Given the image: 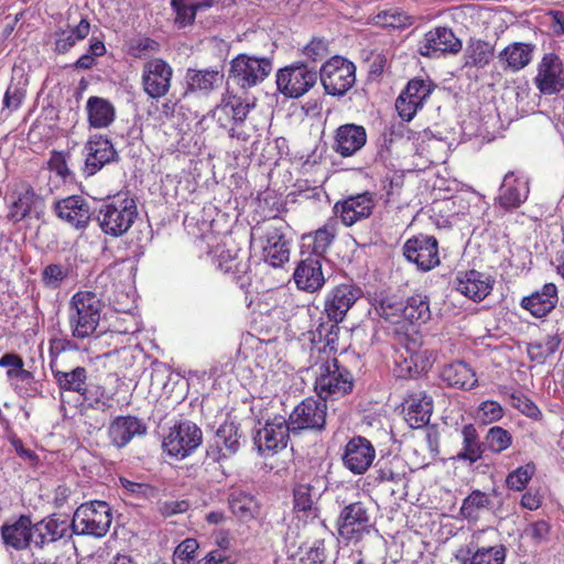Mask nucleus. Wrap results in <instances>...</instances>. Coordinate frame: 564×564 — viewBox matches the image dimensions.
I'll use <instances>...</instances> for the list:
<instances>
[{
	"label": "nucleus",
	"mask_w": 564,
	"mask_h": 564,
	"mask_svg": "<svg viewBox=\"0 0 564 564\" xmlns=\"http://www.w3.org/2000/svg\"><path fill=\"white\" fill-rule=\"evenodd\" d=\"M102 311L100 297L91 291H78L69 300L67 322L72 337L85 340L95 336Z\"/></svg>",
	"instance_id": "1"
},
{
	"label": "nucleus",
	"mask_w": 564,
	"mask_h": 564,
	"mask_svg": "<svg viewBox=\"0 0 564 564\" xmlns=\"http://www.w3.org/2000/svg\"><path fill=\"white\" fill-rule=\"evenodd\" d=\"M137 217L138 207L134 198L119 193L99 205L96 219L104 234L117 238L132 227Z\"/></svg>",
	"instance_id": "2"
},
{
	"label": "nucleus",
	"mask_w": 564,
	"mask_h": 564,
	"mask_svg": "<svg viewBox=\"0 0 564 564\" xmlns=\"http://www.w3.org/2000/svg\"><path fill=\"white\" fill-rule=\"evenodd\" d=\"M112 522V512L106 501L93 500L82 503L72 520V530L77 535L102 538Z\"/></svg>",
	"instance_id": "3"
},
{
	"label": "nucleus",
	"mask_w": 564,
	"mask_h": 564,
	"mask_svg": "<svg viewBox=\"0 0 564 564\" xmlns=\"http://www.w3.org/2000/svg\"><path fill=\"white\" fill-rule=\"evenodd\" d=\"M336 528L344 540L359 542L373 529L371 505L361 500L344 505L337 517Z\"/></svg>",
	"instance_id": "4"
},
{
	"label": "nucleus",
	"mask_w": 564,
	"mask_h": 564,
	"mask_svg": "<svg viewBox=\"0 0 564 564\" xmlns=\"http://www.w3.org/2000/svg\"><path fill=\"white\" fill-rule=\"evenodd\" d=\"M354 378L348 369L340 366L337 359H332L319 366L315 390L325 402L351 392Z\"/></svg>",
	"instance_id": "5"
},
{
	"label": "nucleus",
	"mask_w": 564,
	"mask_h": 564,
	"mask_svg": "<svg viewBox=\"0 0 564 564\" xmlns=\"http://www.w3.org/2000/svg\"><path fill=\"white\" fill-rule=\"evenodd\" d=\"M319 79L325 93L335 97H343L356 82V66L341 56H333L323 64Z\"/></svg>",
	"instance_id": "6"
},
{
	"label": "nucleus",
	"mask_w": 564,
	"mask_h": 564,
	"mask_svg": "<svg viewBox=\"0 0 564 564\" xmlns=\"http://www.w3.org/2000/svg\"><path fill=\"white\" fill-rule=\"evenodd\" d=\"M317 82L315 67H310L304 62H295L276 73L278 90L288 98L304 96Z\"/></svg>",
	"instance_id": "7"
},
{
	"label": "nucleus",
	"mask_w": 564,
	"mask_h": 564,
	"mask_svg": "<svg viewBox=\"0 0 564 564\" xmlns=\"http://www.w3.org/2000/svg\"><path fill=\"white\" fill-rule=\"evenodd\" d=\"M272 70V62L268 57L239 54L230 62L228 78L242 89L262 83Z\"/></svg>",
	"instance_id": "8"
},
{
	"label": "nucleus",
	"mask_w": 564,
	"mask_h": 564,
	"mask_svg": "<svg viewBox=\"0 0 564 564\" xmlns=\"http://www.w3.org/2000/svg\"><path fill=\"white\" fill-rule=\"evenodd\" d=\"M243 444L245 436L240 424L235 421H225L207 443L206 458L213 463H221L237 455Z\"/></svg>",
	"instance_id": "9"
},
{
	"label": "nucleus",
	"mask_w": 564,
	"mask_h": 564,
	"mask_svg": "<svg viewBox=\"0 0 564 564\" xmlns=\"http://www.w3.org/2000/svg\"><path fill=\"white\" fill-rule=\"evenodd\" d=\"M253 107V102H250L227 89L223 95L220 102L213 110V118L220 128L228 131L231 138L239 139L240 133L236 132V127L245 122L248 113Z\"/></svg>",
	"instance_id": "10"
},
{
	"label": "nucleus",
	"mask_w": 564,
	"mask_h": 564,
	"mask_svg": "<svg viewBox=\"0 0 564 564\" xmlns=\"http://www.w3.org/2000/svg\"><path fill=\"white\" fill-rule=\"evenodd\" d=\"M327 404L321 399L306 398L300 402L290 413L286 422L292 434L301 431H322L326 424Z\"/></svg>",
	"instance_id": "11"
},
{
	"label": "nucleus",
	"mask_w": 564,
	"mask_h": 564,
	"mask_svg": "<svg viewBox=\"0 0 564 564\" xmlns=\"http://www.w3.org/2000/svg\"><path fill=\"white\" fill-rule=\"evenodd\" d=\"M202 440L200 429L195 423L185 421L170 430L162 446L170 456L183 459L202 444Z\"/></svg>",
	"instance_id": "12"
},
{
	"label": "nucleus",
	"mask_w": 564,
	"mask_h": 564,
	"mask_svg": "<svg viewBox=\"0 0 564 564\" xmlns=\"http://www.w3.org/2000/svg\"><path fill=\"white\" fill-rule=\"evenodd\" d=\"M463 47L462 41L452 29L437 26L426 32L417 44L422 56L437 58L445 54H457Z\"/></svg>",
	"instance_id": "13"
},
{
	"label": "nucleus",
	"mask_w": 564,
	"mask_h": 564,
	"mask_svg": "<svg viewBox=\"0 0 564 564\" xmlns=\"http://www.w3.org/2000/svg\"><path fill=\"white\" fill-rule=\"evenodd\" d=\"M173 77L172 66L163 58H152L143 65L142 87L144 93L153 99L164 97L170 88Z\"/></svg>",
	"instance_id": "14"
},
{
	"label": "nucleus",
	"mask_w": 564,
	"mask_h": 564,
	"mask_svg": "<svg viewBox=\"0 0 564 564\" xmlns=\"http://www.w3.org/2000/svg\"><path fill=\"white\" fill-rule=\"evenodd\" d=\"M292 433L286 419L274 416L272 420L257 430L253 436V443L258 452L262 455L275 453L288 445L289 436Z\"/></svg>",
	"instance_id": "15"
},
{
	"label": "nucleus",
	"mask_w": 564,
	"mask_h": 564,
	"mask_svg": "<svg viewBox=\"0 0 564 564\" xmlns=\"http://www.w3.org/2000/svg\"><path fill=\"white\" fill-rule=\"evenodd\" d=\"M376 458L372 443L360 435L351 437L341 454L343 466L354 475H364Z\"/></svg>",
	"instance_id": "16"
},
{
	"label": "nucleus",
	"mask_w": 564,
	"mask_h": 564,
	"mask_svg": "<svg viewBox=\"0 0 564 564\" xmlns=\"http://www.w3.org/2000/svg\"><path fill=\"white\" fill-rule=\"evenodd\" d=\"M285 230L283 225L269 224L261 237L263 260L273 268L282 267L290 259V241Z\"/></svg>",
	"instance_id": "17"
},
{
	"label": "nucleus",
	"mask_w": 564,
	"mask_h": 564,
	"mask_svg": "<svg viewBox=\"0 0 564 564\" xmlns=\"http://www.w3.org/2000/svg\"><path fill=\"white\" fill-rule=\"evenodd\" d=\"M375 208V195L370 192L351 195L335 203L334 215L346 227L370 217Z\"/></svg>",
	"instance_id": "18"
},
{
	"label": "nucleus",
	"mask_w": 564,
	"mask_h": 564,
	"mask_svg": "<svg viewBox=\"0 0 564 564\" xmlns=\"http://www.w3.org/2000/svg\"><path fill=\"white\" fill-rule=\"evenodd\" d=\"M403 254L422 271H429L440 263L438 243L435 237L420 235L403 246Z\"/></svg>",
	"instance_id": "19"
},
{
	"label": "nucleus",
	"mask_w": 564,
	"mask_h": 564,
	"mask_svg": "<svg viewBox=\"0 0 564 564\" xmlns=\"http://www.w3.org/2000/svg\"><path fill=\"white\" fill-rule=\"evenodd\" d=\"M84 150L86 152L84 173L87 176L95 175L106 164L118 160V153L113 144L101 134L91 135L86 142Z\"/></svg>",
	"instance_id": "20"
},
{
	"label": "nucleus",
	"mask_w": 564,
	"mask_h": 564,
	"mask_svg": "<svg viewBox=\"0 0 564 564\" xmlns=\"http://www.w3.org/2000/svg\"><path fill=\"white\" fill-rule=\"evenodd\" d=\"M455 290L474 302H481L492 291L495 279L477 270L459 271L456 274Z\"/></svg>",
	"instance_id": "21"
},
{
	"label": "nucleus",
	"mask_w": 564,
	"mask_h": 564,
	"mask_svg": "<svg viewBox=\"0 0 564 564\" xmlns=\"http://www.w3.org/2000/svg\"><path fill=\"white\" fill-rule=\"evenodd\" d=\"M361 296V290L354 284L343 283L326 295L324 311L329 322H341L350 307Z\"/></svg>",
	"instance_id": "22"
},
{
	"label": "nucleus",
	"mask_w": 564,
	"mask_h": 564,
	"mask_svg": "<svg viewBox=\"0 0 564 564\" xmlns=\"http://www.w3.org/2000/svg\"><path fill=\"white\" fill-rule=\"evenodd\" d=\"M480 534H474L468 545L457 550L456 560L460 564H505L506 549L502 545L479 547Z\"/></svg>",
	"instance_id": "23"
},
{
	"label": "nucleus",
	"mask_w": 564,
	"mask_h": 564,
	"mask_svg": "<svg viewBox=\"0 0 564 564\" xmlns=\"http://www.w3.org/2000/svg\"><path fill=\"white\" fill-rule=\"evenodd\" d=\"M367 142V131L364 126L345 123L334 133L332 149L341 158H350L359 152Z\"/></svg>",
	"instance_id": "24"
},
{
	"label": "nucleus",
	"mask_w": 564,
	"mask_h": 564,
	"mask_svg": "<svg viewBox=\"0 0 564 564\" xmlns=\"http://www.w3.org/2000/svg\"><path fill=\"white\" fill-rule=\"evenodd\" d=\"M74 532L72 523L58 518L48 517L33 524V546L43 549L44 546L64 539H72Z\"/></svg>",
	"instance_id": "25"
},
{
	"label": "nucleus",
	"mask_w": 564,
	"mask_h": 564,
	"mask_svg": "<svg viewBox=\"0 0 564 564\" xmlns=\"http://www.w3.org/2000/svg\"><path fill=\"white\" fill-rule=\"evenodd\" d=\"M558 303L557 286L552 283H544L540 289L533 291L528 296H523L520 306L528 311L532 316L542 318L547 316Z\"/></svg>",
	"instance_id": "26"
},
{
	"label": "nucleus",
	"mask_w": 564,
	"mask_h": 564,
	"mask_svg": "<svg viewBox=\"0 0 564 564\" xmlns=\"http://www.w3.org/2000/svg\"><path fill=\"white\" fill-rule=\"evenodd\" d=\"M145 422L133 415H119L115 417L108 429V436L112 445L118 448L127 446L134 437L147 434Z\"/></svg>",
	"instance_id": "27"
},
{
	"label": "nucleus",
	"mask_w": 564,
	"mask_h": 564,
	"mask_svg": "<svg viewBox=\"0 0 564 564\" xmlns=\"http://www.w3.org/2000/svg\"><path fill=\"white\" fill-rule=\"evenodd\" d=\"M528 195V180L511 171L505 175L496 200L500 207L510 210L520 207L527 200Z\"/></svg>",
	"instance_id": "28"
},
{
	"label": "nucleus",
	"mask_w": 564,
	"mask_h": 564,
	"mask_svg": "<svg viewBox=\"0 0 564 564\" xmlns=\"http://www.w3.org/2000/svg\"><path fill=\"white\" fill-rule=\"evenodd\" d=\"M535 83L545 95L555 94L564 87L563 64L558 56L549 54L542 58Z\"/></svg>",
	"instance_id": "29"
},
{
	"label": "nucleus",
	"mask_w": 564,
	"mask_h": 564,
	"mask_svg": "<svg viewBox=\"0 0 564 564\" xmlns=\"http://www.w3.org/2000/svg\"><path fill=\"white\" fill-rule=\"evenodd\" d=\"M404 419L409 426L419 429L430 422L433 412V399L424 391L410 394L404 403Z\"/></svg>",
	"instance_id": "30"
},
{
	"label": "nucleus",
	"mask_w": 564,
	"mask_h": 564,
	"mask_svg": "<svg viewBox=\"0 0 564 564\" xmlns=\"http://www.w3.org/2000/svg\"><path fill=\"white\" fill-rule=\"evenodd\" d=\"M297 288L306 292H315L322 289L325 278L322 271V259L307 257L296 267L293 274Z\"/></svg>",
	"instance_id": "31"
},
{
	"label": "nucleus",
	"mask_w": 564,
	"mask_h": 564,
	"mask_svg": "<svg viewBox=\"0 0 564 564\" xmlns=\"http://www.w3.org/2000/svg\"><path fill=\"white\" fill-rule=\"evenodd\" d=\"M56 215L76 228H84L90 219L87 202L82 196H68L55 204Z\"/></svg>",
	"instance_id": "32"
},
{
	"label": "nucleus",
	"mask_w": 564,
	"mask_h": 564,
	"mask_svg": "<svg viewBox=\"0 0 564 564\" xmlns=\"http://www.w3.org/2000/svg\"><path fill=\"white\" fill-rule=\"evenodd\" d=\"M441 379L451 388L471 390L477 383L475 370L463 360L445 365L441 371Z\"/></svg>",
	"instance_id": "33"
},
{
	"label": "nucleus",
	"mask_w": 564,
	"mask_h": 564,
	"mask_svg": "<svg viewBox=\"0 0 564 564\" xmlns=\"http://www.w3.org/2000/svg\"><path fill=\"white\" fill-rule=\"evenodd\" d=\"M33 524L29 516H20L12 524H4L1 530L3 543L14 550H24L33 544Z\"/></svg>",
	"instance_id": "34"
},
{
	"label": "nucleus",
	"mask_w": 564,
	"mask_h": 564,
	"mask_svg": "<svg viewBox=\"0 0 564 564\" xmlns=\"http://www.w3.org/2000/svg\"><path fill=\"white\" fill-rule=\"evenodd\" d=\"M337 235V223L329 219L323 227L314 232L306 234L302 237V247L310 252V257H318L319 259L326 253Z\"/></svg>",
	"instance_id": "35"
},
{
	"label": "nucleus",
	"mask_w": 564,
	"mask_h": 564,
	"mask_svg": "<svg viewBox=\"0 0 564 564\" xmlns=\"http://www.w3.org/2000/svg\"><path fill=\"white\" fill-rule=\"evenodd\" d=\"M223 77H224V75L217 69L188 68L186 70V75H185V80H186L185 94L193 93V94H200V95L206 96L220 85Z\"/></svg>",
	"instance_id": "36"
},
{
	"label": "nucleus",
	"mask_w": 564,
	"mask_h": 564,
	"mask_svg": "<svg viewBox=\"0 0 564 564\" xmlns=\"http://www.w3.org/2000/svg\"><path fill=\"white\" fill-rule=\"evenodd\" d=\"M88 123L95 129L108 128L116 119V108L106 98L91 96L86 102Z\"/></svg>",
	"instance_id": "37"
},
{
	"label": "nucleus",
	"mask_w": 564,
	"mask_h": 564,
	"mask_svg": "<svg viewBox=\"0 0 564 564\" xmlns=\"http://www.w3.org/2000/svg\"><path fill=\"white\" fill-rule=\"evenodd\" d=\"M90 32V22L87 18H82L79 23L73 28H58L54 32V52L66 54L77 42L83 41Z\"/></svg>",
	"instance_id": "38"
},
{
	"label": "nucleus",
	"mask_w": 564,
	"mask_h": 564,
	"mask_svg": "<svg viewBox=\"0 0 564 564\" xmlns=\"http://www.w3.org/2000/svg\"><path fill=\"white\" fill-rule=\"evenodd\" d=\"M231 512L241 521L256 519L260 513V503L257 498L242 489H234L228 498Z\"/></svg>",
	"instance_id": "39"
},
{
	"label": "nucleus",
	"mask_w": 564,
	"mask_h": 564,
	"mask_svg": "<svg viewBox=\"0 0 564 564\" xmlns=\"http://www.w3.org/2000/svg\"><path fill=\"white\" fill-rule=\"evenodd\" d=\"M462 448L455 456L456 460L474 464L478 462L485 452V443H481L474 424H466L462 431Z\"/></svg>",
	"instance_id": "40"
},
{
	"label": "nucleus",
	"mask_w": 564,
	"mask_h": 564,
	"mask_svg": "<svg viewBox=\"0 0 564 564\" xmlns=\"http://www.w3.org/2000/svg\"><path fill=\"white\" fill-rule=\"evenodd\" d=\"M53 378L61 390V392H76L83 390V387L87 382V369L82 366L68 370H62L58 367L51 369Z\"/></svg>",
	"instance_id": "41"
},
{
	"label": "nucleus",
	"mask_w": 564,
	"mask_h": 564,
	"mask_svg": "<svg viewBox=\"0 0 564 564\" xmlns=\"http://www.w3.org/2000/svg\"><path fill=\"white\" fill-rule=\"evenodd\" d=\"M78 394L82 397L80 405L83 408L107 412L113 406L112 395L108 394L100 384L86 382Z\"/></svg>",
	"instance_id": "42"
},
{
	"label": "nucleus",
	"mask_w": 564,
	"mask_h": 564,
	"mask_svg": "<svg viewBox=\"0 0 564 564\" xmlns=\"http://www.w3.org/2000/svg\"><path fill=\"white\" fill-rule=\"evenodd\" d=\"M402 317L411 324H425L431 319L430 300L427 295L415 293L409 296L403 305Z\"/></svg>",
	"instance_id": "43"
},
{
	"label": "nucleus",
	"mask_w": 564,
	"mask_h": 564,
	"mask_svg": "<svg viewBox=\"0 0 564 564\" xmlns=\"http://www.w3.org/2000/svg\"><path fill=\"white\" fill-rule=\"evenodd\" d=\"M494 57V47L490 43L482 40H470L465 50V66L479 67L487 66Z\"/></svg>",
	"instance_id": "44"
},
{
	"label": "nucleus",
	"mask_w": 564,
	"mask_h": 564,
	"mask_svg": "<svg viewBox=\"0 0 564 564\" xmlns=\"http://www.w3.org/2000/svg\"><path fill=\"white\" fill-rule=\"evenodd\" d=\"M212 262L219 271L226 274H234L237 276L239 273L245 272L246 264L238 261L237 251L229 250L225 246H217L210 251Z\"/></svg>",
	"instance_id": "45"
},
{
	"label": "nucleus",
	"mask_w": 564,
	"mask_h": 564,
	"mask_svg": "<svg viewBox=\"0 0 564 564\" xmlns=\"http://www.w3.org/2000/svg\"><path fill=\"white\" fill-rule=\"evenodd\" d=\"M311 490L312 488L308 485H297L293 490L294 511L299 518L302 517L306 520L318 518L319 509L312 498Z\"/></svg>",
	"instance_id": "46"
},
{
	"label": "nucleus",
	"mask_w": 564,
	"mask_h": 564,
	"mask_svg": "<svg viewBox=\"0 0 564 564\" xmlns=\"http://www.w3.org/2000/svg\"><path fill=\"white\" fill-rule=\"evenodd\" d=\"M532 58V48L525 43H513L507 46L499 54V59L506 62L512 70H520L525 67Z\"/></svg>",
	"instance_id": "47"
},
{
	"label": "nucleus",
	"mask_w": 564,
	"mask_h": 564,
	"mask_svg": "<svg viewBox=\"0 0 564 564\" xmlns=\"http://www.w3.org/2000/svg\"><path fill=\"white\" fill-rule=\"evenodd\" d=\"M404 478L403 460L399 457L391 459H380L375 470V480L377 482L399 484Z\"/></svg>",
	"instance_id": "48"
},
{
	"label": "nucleus",
	"mask_w": 564,
	"mask_h": 564,
	"mask_svg": "<svg viewBox=\"0 0 564 564\" xmlns=\"http://www.w3.org/2000/svg\"><path fill=\"white\" fill-rule=\"evenodd\" d=\"M562 343L558 334L547 335L541 341L530 343L528 345V355L531 360L543 364L549 357L554 355Z\"/></svg>",
	"instance_id": "49"
},
{
	"label": "nucleus",
	"mask_w": 564,
	"mask_h": 564,
	"mask_svg": "<svg viewBox=\"0 0 564 564\" xmlns=\"http://www.w3.org/2000/svg\"><path fill=\"white\" fill-rule=\"evenodd\" d=\"M489 496L480 490H473L464 500L460 513L466 519H477L481 511L490 507Z\"/></svg>",
	"instance_id": "50"
},
{
	"label": "nucleus",
	"mask_w": 564,
	"mask_h": 564,
	"mask_svg": "<svg viewBox=\"0 0 564 564\" xmlns=\"http://www.w3.org/2000/svg\"><path fill=\"white\" fill-rule=\"evenodd\" d=\"M39 198L32 188L19 193L18 198L12 203L10 209V219L20 221L29 216L32 208L36 205Z\"/></svg>",
	"instance_id": "51"
},
{
	"label": "nucleus",
	"mask_w": 564,
	"mask_h": 564,
	"mask_svg": "<svg viewBox=\"0 0 564 564\" xmlns=\"http://www.w3.org/2000/svg\"><path fill=\"white\" fill-rule=\"evenodd\" d=\"M70 271L69 265L66 264H47L41 273L42 283L47 289L56 290L68 279Z\"/></svg>",
	"instance_id": "52"
},
{
	"label": "nucleus",
	"mask_w": 564,
	"mask_h": 564,
	"mask_svg": "<svg viewBox=\"0 0 564 564\" xmlns=\"http://www.w3.org/2000/svg\"><path fill=\"white\" fill-rule=\"evenodd\" d=\"M485 449L499 454L512 444V435L501 426H492L485 436Z\"/></svg>",
	"instance_id": "53"
},
{
	"label": "nucleus",
	"mask_w": 564,
	"mask_h": 564,
	"mask_svg": "<svg viewBox=\"0 0 564 564\" xmlns=\"http://www.w3.org/2000/svg\"><path fill=\"white\" fill-rule=\"evenodd\" d=\"M78 339L67 336H54L48 340L50 369L58 367V357L65 351H76L79 349Z\"/></svg>",
	"instance_id": "54"
},
{
	"label": "nucleus",
	"mask_w": 564,
	"mask_h": 564,
	"mask_svg": "<svg viewBox=\"0 0 564 564\" xmlns=\"http://www.w3.org/2000/svg\"><path fill=\"white\" fill-rule=\"evenodd\" d=\"M171 8L175 12V24L185 28L195 22L202 4H188L187 0H171Z\"/></svg>",
	"instance_id": "55"
},
{
	"label": "nucleus",
	"mask_w": 564,
	"mask_h": 564,
	"mask_svg": "<svg viewBox=\"0 0 564 564\" xmlns=\"http://www.w3.org/2000/svg\"><path fill=\"white\" fill-rule=\"evenodd\" d=\"M433 91V86L431 82L424 80L421 78H413L411 79L406 87L401 91V95H403L408 99H413V101L423 107L426 99L430 97V95Z\"/></svg>",
	"instance_id": "56"
},
{
	"label": "nucleus",
	"mask_w": 564,
	"mask_h": 564,
	"mask_svg": "<svg viewBox=\"0 0 564 564\" xmlns=\"http://www.w3.org/2000/svg\"><path fill=\"white\" fill-rule=\"evenodd\" d=\"M9 380L21 397H34L37 392L33 373L24 368Z\"/></svg>",
	"instance_id": "57"
},
{
	"label": "nucleus",
	"mask_w": 564,
	"mask_h": 564,
	"mask_svg": "<svg viewBox=\"0 0 564 564\" xmlns=\"http://www.w3.org/2000/svg\"><path fill=\"white\" fill-rule=\"evenodd\" d=\"M534 473L535 465L533 463L520 466L507 476V486L512 490L520 491L525 488L527 484L532 478Z\"/></svg>",
	"instance_id": "58"
},
{
	"label": "nucleus",
	"mask_w": 564,
	"mask_h": 564,
	"mask_svg": "<svg viewBox=\"0 0 564 564\" xmlns=\"http://www.w3.org/2000/svg\"><path fill=\"white\" fill-rule=\"evenodd\" d=\"M403 305L395 296H383L379 300L376 311L384 319L394 322V318L402 316Z\"/></svg>",
	"instance_id": "59"
},
{
	"label": "nucleus",
	"mask_w": 564,
	"mask_h": 564,
	"mask_svg": "<svg viewBox=\"0 0 564 564\" xmlns=\"http://www.w3.org/2000/svg\"><path fill=\"white\" fill-rule=\"evenodd\" d=\"M197 549L198 543L195 539H185L174 551V564H193Z\"/></svg>",
	"instance_id": "60"
},
{
	"label": "nucleus",
	"mask_w": 564,
	"mask_h": 564,
	"mask_svg": "<svg viewBox=\"0 0 564 564\" xmlns=\"http://www.w3.org/2000/svg\"><path fill=\"white\" fill-rule=\"evenodd\" d=\"M302 54L313 63L322 61L328 55V42L323 37H313L303 46Z\"/></svg>",
	"instance_id": "61"
},
{
	"label": "nucleus",
	"mask_w": 564,
	"mask_h": 564,
	"mask_svg": "<svg viewBox=\"0 0 564 564\" xmlns=\"http://www.w3.org/2000/svg\"><path fill=\"white\" fill-rule=\"evenodd\" d=\"M512 405L518 409L522 414L533 420H540L542 412L538 405L528 397L521 393L511 394Z\"/></svg>",
	"instance_id": "62"
},
{
	"label": "nucleus",
	"mask_w": 564,
	"mask_h": 564,
	"mask_svg": "<svg viewBox=\"0 0 564 564\" xmlns=\"http://www.w3.org/2000/svg\"><path fill=\"white\" fill-rule=\"evenodd\" d=\"M481 421L486 424L499 421L503 416V409L497 401L486 400L478 409Z\"/></svg>",
	"instance_id": "63"
},
{
	"label": "nucleus",
	"mask_w": 564,
	"mask_h": 564,
	"mask_svg": "<svg viewBox=\"0 0 564 564\" xmlns=\"http://www.w3.org/2000/svg\"><path fill=\"white\" fill-rule=\"evenodd\" d=\"M327 557L323 540H315L302 557L304 564H323Z\"/></svg>",
	"instance_id": "64"
}]
</instances>
